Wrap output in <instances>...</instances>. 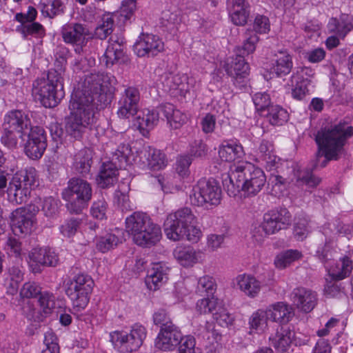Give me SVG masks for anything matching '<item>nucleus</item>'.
<instances>
[{
	"label": "nucleus",
	"mask_w": 353,
	"mask_h": 353,
	"mask_svg": "<svg viewBox=\"0 0 353 353\" xmlns=\"http://www.w3.org/2000/svg\"><path fill=\"white\" fill-rule=\"evenodd\" d=\"M234 284L235 288L251 299L257 297L262 289L261 282L250 273L237 275L234 279Z\"/></svg>",
	"instance_id": "nucleus-28"
},
{
	"label": "nucleus",
	"mask_w": 353,
	"mask_h": 353,
	"mask_svg": "<svg viewBox=\"0 0 353 353\" xmlns=\"http://www.w3.org/2000/svg\"><path fill=\"white\" fill-rule=\"evenodd\" d=\"M252 101L258 111H263L270 104V95L265 92H260L254 94Z\"/></svg>",
	"instance_id": "nucleus-64"
},
{
	"label": "nucleus",
	"mask_w": 353,
	"mask_h": 353,
	"mask_svg": "<svg viewBox=\"0 0 353 353\" xmlns=\"http://www.w3.org/2000/svg\"><path fill=\"white\" fill-rule=\"evenodd\" d=\"M291 222V215L286 209L271 210L263 215L262 228L267 235L285 228Z\"/></svg>",
	"instance_id": "nucleus-22"
},
{
	"label": "nucleus",
	"mask_w": 353,
	"mask_h": 353,
	"mask_svg": "<svg viewBox=\"0 0 353 353\" xmlns=\"http://www.w3.org/2000/svg\"><path fill=\"white\" fill-rule=\"evenodd\" d=\"M212 316L216 323L223 327L231 326L234 321V316L228 312L223 304L217 309Z\"/></svg>",
	"instance_id": "nucleus-53"
},
{
	"label": "nucleus",
	"mask_w": 353,
	"mask_h": 353,
	"mask_svg": "<svg viewBox=\"0 0 353 353\" xmlns=\"http://www.w3.org/2000/svg\"><path fill=\"white\" fill-rule=\"evenodd\" d=\"M114 77L110 74H91L83 84L76 88L71 95L70 114L65 119V132L68 136L79 139L96 121L99 102L104 103L114 90Z\"/></svg>",
	"instance_id": "nucleus-1"
},
{
	"label": "nucleus",
	"mask_w": 353,
	"mask_h": 353,
	"mask_svg": "<svg viewBox=\"0 0 353 353\" xmlns=\"http://www.w3.org/2000/svg\"><path fill=\"white\" fill-rule=\"evenodd\" d=\"M269 316L265 308H260L254 311L249 317V334L262 335L269 329Z\"/></svg>",
	"instance_id": "nucleus-34"
},
{
	"label": "nucleus",
	"mask_w": 353,
	"mask_h": 353,
	"mask_svg": "<svg viewBox=\"0 0 353 353\" xmlns=\"http://www.w3.org/2000/svg\"><path fill=\"white\" fill-rule=\"evenodd\" d=\"M98 227L96 223L88 221L87 218L81 219H70L66 221L60 227L61 234L68 238L73 236L78 230L82 232H86L87 229L95 230Z\"/></svg>",
	"instance_id": "nucleus-36"
},
{
	"label": "nucleus",
	"mask_w": 353,
	"mask_h": 353,
	"mask_svg": "<svg viewBox=\"0 0 353 353\" xmlns=\"http://www.w3.org/2000/svg\"><path fill=\"white\" fill-rule=\"evenodd\" d=\"M225 70L230 76L238 81L248 74L249 65L243 57L237 55L226 64Z\"/></svg>",
	"instance_id": "nucleus-42"
},
{
	"label": "nucleus",
	"mask_w": 353,
	"mask_h": 353,
	"mask_svg": "<svg viewBox=\"0 0 353 353\" xmlns=\"http://www.w3.org/2000/svg\"><path fill=\"white\" fill-rule=\"evenodd\" d=\"M294 332L289 327L280 326L274 335L270 337L271 345L276 350L285 351L292 343Z\"/></svg>",
	"instance_id": "nucleus-41"
},
{
	"label": "nucleus",
	"mask_w": 353,
	"mask_h": 353,
	"mask_svg": "<svg viewBox=\"0 0 353 353\" xmlns=\"http://www.w3.org/2000/svg\"><path fill=\"white\" fill-rule=\"evenodd\" d=\"M227 7L232 22L244 26L250 15V6L245 0H227Z\"/></svg>",
	"instance_id": "nucleus-32"
},
{
	"label": "nucleus",
	"mask_w": 353,
	"mask_h": 353,
	"mask_svg": "<svg viewBox=\"0 0 353 353\" xmlns=\"http://www.w3.org/2000/svg\"><path fill=\"white\" fill-rule=\"evenodd\" d=\"M197 290L201 292H205L206 295L214 294L216 290V284L213 277L204 275L198 280Z\"/></svg>",
	"instance_id": "nucleus-57"
},
{
	"label": "nucleus",
	"mask_w": 353,
	"mask_h": 353,
	"mask_svg": "<svg viewBox=\"0 0 353 353\" xmlns=\"http://www.w3.org/2000/svg\"><path fill=\"white\" fill-rule=\"evenodd\" d=\"M162 83L165 90L172 94L184 97L195 91L199 85L194 77L185 74H167L162 77Z\"/></svg>",
	"instance_id": "nucleus-17"
},
{
	"label": "nucleus",
	"mask_w": 353,
	"mask_h": 353,
	"mask_svg": "<svg viewBox=\"0 0 353 353\" xmlns=\"http://www.w3.org/2000/svg\"><path fill=\"white\" fill-rule=\"evenodd\" d=\"M302 254L297 250H288L277 254L274 264L277 269L283 270L302 258Z\"/></svg>",
	"instance_id": "nucleus-45"
},
{
	"label": "nucleus",
	"mask_w": 353,
	"mask_h": 353,
	"mask_svg": "<svg viewBox=\"0 0 353 353\" xmlns=\"http://www.w3.org/2000/svg\"><path fill=\"white\" fill-rule=\"evenodd\" d=\"M59 201L52 196L37 198L30 205L20 208L12 213V230L14 234H28L36 228L35 216L41 207L46 217H53L58 212Z\"/></svg>",
	"instance_id": "nucleus-4"
},
{
	"label": "nucleus",
	"mask_w": 353,
	"mask_h": 353,
	"mask_svg": "<svg viewBox=\"0 0 353 353\" xmlns=\"http://www.w3.org/2000/svg\"><path fill=\"white\" fill-rule=\"evenodd\" d=\"M352 134V127L345 122L334 123L319 131L316 136L319 145L316 164L324 167L327 161L341 157L347 140Z\"/></svg>",
	"instance_id": "nucleus-3"
},
{
	"label": "nucleus",
	"mask_w": 353,
	"mask_h": 353,
	"mask_svg": "<svg viewBox=\"0 0 353 353\" xmlns=\"http://www.w3.org/2000/svg\"><path fill=\"white\" fill-rule=\"evenodd\" d=\"M62 197L67 202L68 209L74 213H79L87 208L92 198L90 183L79 178H72L62 192Z\"/></svg>",
	"instance_id": "nucleus-12"
},
{
	"label": "nucleus",
	"mask_w": 353,
	"mask_h": 353,
	"mask_svg": "<svg viewBox=\"0 0 353 353\" xmlns=\"http://www.w3.org/2000/svg\"><path fill=\"white\" fill-rule=\"evenodd\" d=\"M137 10V2L135 0H123L119 10V14L125 22L129 20Z\"/></svg>",
	"instance_id": "nucleus-61"
},
{
	"label": "nucleus",
	"mask_w": 353,
	"mask_h": 353,
	"mask_svg": "<svg viewBox=\"0 0 353 353\" xmlns=\"http://www.w3.org/2000/svg\"><path fill=\"white\" fill-rule=\"evenodd\" d=\"M134 161H136V159L131 148L127 144L119 145L113 153L111 161L103 163L97 178L98 185L103 188L112 185L117 181V167L123 168L132 164Z\"/></svg>",
	"instance_id": "nucleus-10"
},
{
	"label": "nucleus",
	"mask_w": 353,
	"mask_h": 353,
	"mask_svg": "<svg viewBox=\"0 0 353 353\" xmlns=\"http://www.w3.org/2000/svg\"><path fill=\"white\" fill-rule=\"evenodd\" d=\"M110 341L115 349L123 352H133L139 350L147 336V329L135 323L129 330H117L110 333Z\"/></svg>",
	"instance_id": "nucleus-11"
},
{
	"label": "nucleus",
	"mask_w": 353,
	"mask_h": 353,
	"mask_svg": "<svg viewBox=\"0 0 353 353\" xmlns=\"http://www.w3.org/2000/svg\"><path fill=\"white\" fill-rule=\"evenodd\" d=\"M23 279V273L19 267H12L9 269L5 279L4 285L7 292L14 294L18 291L19 283Z\"/></svg>",
	"instance_id": "nucleus-48"
},
{
	"label": "nucleus",
	"mask_w": 353,
	"mask_h": 353,
	"mask_svg": "<svg viewBox=\"0 0 353 353\" xmlns=\"http://www.w3.org/2000/svg\"><path fill=\"white\" fill-rule=\"evenodd\" d=\"M140 99L138 89L134 87H129L124 91V94L120 101V108L118 114L121 118L129 119L134 115L138 110V104Z\"/></svg>",
	"instance_id": "nucleus-31"
},
{
	"label": "nucleus",
	"mask_w": 353,
	"mask_h": 353,
	"mask_svg": "<svg viewBox=\"0 0 353 353\" xmlns=\"http://www.w3.org/2000/svg\"><path fill=\"white\" fill-rule=\"evenodd\" d=\"M265 183L264 171L249 161H238L232 164L223 179V187L231 196H235L241 192L245 196H256Z\"/></svg>",
	"instance_id": "nucleus-2"
},
{
	"label": "nucleus",
	"mask_w": 353,
	"mask_h": 353,
	"mask_svg": "<svg viewBox=\"0 0 353 353\" xmlns=\"http://www.w3.org/2000/svg\"><path fill=\"white\" fill-rule=\"evenodd\" d=\"M327 28L330 32H334L343 38L353 29V18L347 14H342L339 18L332 17L330 19Z\"/></svg>",
	"instance_id": "nucleus-38"
},
{
	"label": "nucleus",
	"mask_w": 353,
	"mask_h": 353,
	"mask_svg": "<svg viewBox=\"0 0 353 353\" xmlns=\"http://www.w3.org/2000/svg\"><path fill=\"white\" fill-rule=\"evenodd\" d=\"M178 346L177 353H199L196 347V339L191 335H183Z\"/></svg>",
	"instance_id": "nucleus-58"
},
{
	"label": "nucleus",
	"mask_w": 353,
	"mask_h": 353,
	"mask_svg": "<svg viewBox=\"0 0 353 353\" xmlns=\"http://www.w3.org/2000/svg\"><path fill=\"white\" fill-rule=\"evenodd\" d=\"M65 4L66 0H40L39 8L43 16L54 18L64 12Z\"/></svg>",
	"instance_id": "nucleus-44"
},
{
	"label": "nucleus",
	"mask_w": 353,
	"mask_h": 353,
	"mask_svg": "<svg viewBox=\"0 0 353 353\" xmlns=\"http://www.w3.org/2000/svg\"><path fill=\"white\" fill-rule=\"evenodd\" d=\"M169 268L162 263L154 264L145 279L148 288L155 291L160 288L168 280Z\"/></svg>",
	"instance_id": "nucleus-35"
},
{
	"label": "nucleus",
	"mask_w": 353,
	"mask_h": 353,
	"mask_svg": "<svg viewBox=\"0 0 353 353\" xmlns=\"http://www.w3.org/2000/svg\"><path fill=\"white\" fill-rule=\"evenodd\" d=\"M252 34H265L270 30V23L269 19L261 14H256L252 24V29H250Z\"/></svg>",
	"instance_id": "nucleus-55"
},
{
	"label": "nucleus",
	"mask_w": 353,
	"mask_h": 353,
	"mask_svg": "<svg viewBox=\"0 0 353 353\" xmlns=\"http://www.w3.org/2000/svg\"><path fill=\"white\" fill-rule=\"evenodd\" d=\"M218 153L220 159L225 162L238 161L245 155L241 144L234 140L223 141L219 147Z\"/></svg>",
	"instance_id": "nucleus-33"
},
{
	"label": "nucleus",
	"mask_w": 353,
	"mask_h": 353,
	"mask_svg": "<svg viewBox=\"0 0 353 353\" xmlns=\"http://www.w3.org/2000/svg\"><path fill=\"white\" fill-rule=\"evenodd\" d=\"M197 334L208 341V353H221L222 335L215 329L212 322L205 321L197 330Z\"/></svg>",
	"instance_id": "nucleus-30"
},
{
	"label": "nucleus",
	"mask_w": 353,
	"mask_h": 353,
	"mask_svg": "<svg viewBox=\"0 0 353 353\" xmlns=\"http://www.w3.org/2000/svg\"><path fill=\"white\" fill-rule=\"evenodd\" d=\"M316 254L321 260L325 261V268L331 280L344 279L351 273L353 268L352 256H345L339 260L332 259V252L327 247L323 250L319 248Z\"/></svg>",
	"instance_id": "nucleus-15"
},
{
	"label": "nucleus",
	"mask_w": 353,
	"mask_h": 353,
	"mask_svg": "<svg viewBox=\"0 0 353 353\" xmlns=\"http://www.w3.org/2000/svg\"><path fill=\"white\" fill-rule=\"evenodd\" d=\"M126 231L134 242L142 247H150L162 237L161 229L145 213L134 212L125 219Z\"/></svg>",
	"instance_id": "nucleus-8"
},
{
	"label": "nucleus",
	"mask_w": 353,
	"mask_h": 353,
	"mask_svg": "<svg viewBox=\"0 0 353 353\" xmlns=\"http://www.w3.org/2000/svg\"><path fill=\"white\" fill-rule=\"evenodd\" d=\"M61 33L63 41L72 45L78 54L92 37L89 30L80 23H66L62 26Z\"/></svg>",
	"instance_id": "nucleus-18"
},
{
	"label": "nucleus",
	"mask_w": 353,
	"mask_h": 353,
	"mask_svg": "<svg viewBox=\"0 0 353 353\" xmlns=\"http://www.w3.org/2000/svg\"><path fill=\"white\" fill-rule=\"evenodd\" d=\"M293 67L292 56L286 50H279L274 57L266 63L263 75L267 80L288 74Z\"/></svg>",
	"instance_id": "nucleus-19"
},
{
	"label": "nucleus",
	"mask_w": 353,
	"mask_h": 353,
	"mask_svg": "<svg viewBox=\"0 0 353 353\" xmlns=\"http://www.w3.org/2000/svg\"><path fill=\"white\" fill-rule=\"evenodd\" d=\"M172 255L176 263L184 268H193L205 259L202 250L190 245H177L173 250Z\"/></svg>",
	"instance_id": "nucleus-23"
},
{
	"label": "nucleus",
	"mask_w": 353,
	"mask_h": 353,
	"mask_svg": "<svg viewBox=\"0 0 353 353\" xmlns=\"http://www.w3.org/2000/svg\"><path fill=\"white\" fill-rule=\"evenodd\" d=\"M3 250L9 256L19 257L22 252L21 244L16 237L9 236L3 246Z\"/></svg>",
	"instance_id": "nucleus-60"
},
{
	"label": "nucleus",
	"mask_w": 353,
	"mask_h": 353,
	"mask_svg": "<svg viewBox=\"0 0 353 353\" xmlns=\"http://www.w3.org/2000/svg\"><path fill=\"white\" fill-rule=\"evenodd\" d=\"M163 114L165 117L168 123L173 129L181 128L188 120V116L170 103L161 106Z\"/></svg>",
	"instance_id": "nucleus-40"
},
{
	"label": "nucleus",
	"mask_w": 353,
	"mask_h": 353,
	"mask_svg": "<svg viewBox=\"0 0 353 353\" xmlns=\"http://www.w3.org/2000/svg\"><path fill=\"white\" fill-rule=\"evenodd\" d=\"M195 216L188 208H183L170 213L164 221L163 228L166 237L173 241L186 239L192 243H197L202 232L195 226Z\"/></svg>",
	"instance_id": "nucleus-5"
},
{
	"label": "nucleus",
	"mask_w": 353,
	"mask_h": 353,
	"mask_svg": "<svg viewBox=\"0 0 353 353\" xmlns=\"http://www.w3.org/2000/svg\"><path fill=\"white\" fill-rule=\"evenodd\" d=\"M163 41L154 34H143L134 45L135 54L140 57L155 56L163 51Z\"/></svg>",
	"instance_id": "nucleus-25"
},
{
	"label": "nucleus",
	"mask_w": 353,
	"mask_h": 353,
	"mask_svg": "<svg viewBox=\"0 0 353 353\" xmlns=\"http://www.w3.org/2000/svg\"><path fill=\"white\" fill-rule=\"evenodd\" d=\"M267 118L274 125H281L288 119V112L279 105H272L269 108Z\"/></svg>",
	"instance_id": "nucleus-51"
},
{
	"label": "nucleus",
	"mask_w": 353,
	"mask_h": 353,
	"mask_svg": "<svg viewBox=\"0 0 353 353\" xmlns=\"http://www.w3.org/2000/svg\"><path fill=\"white\" fill-rule=\"evenodd\" d=\"M192 163V158L188 155H181L177 157L174 165V170L176 176L182 181L190 174V165Z\"/></svg>",
	"instance_id": "nucleus-52"
},
{
	"label": "nucleus",
	"mask_w": 353,
	"mask_h": 353,
	"mask_svg": "<svg viewBox=\"0 0 353 353\" xmlns=\"http://www.w3.org/2000/svg\"><path fill=\"white\" fill-rule=\"evenodd\" d=\"M58 262L57 254L48 248H35L29 254L28 263L34 273L40 272L43 266H55Z\"/></svg>",
	"instance_id": "nucleus-24"
},
{
	"label": "nucleus",
	"mask_w": 353,
	"mask_h": 353,
	"mask_svg": "<svg viewBox=\"0 0 353 353\" xmlns=\"http://www.w3.org/2000/svg\"><path fill=\"white\" fill-rule=\"evenodd\" d=\"M121 235L122 230L118 228L103 233L96 239L97 249L103 253L114 249L121 243Z\"/></svg>",
	"instance_id": "nucleus-37"
},
{
	"label": "nucleus",
	"mask_w": 353,
	"mask_h": 353,
	"mask_svg": "<svg viewBox=\"0 0 353 353\" xmlns=\"http://www.w3.org/2000/svg\"><path fill=\"white\" fill-rule=\"evenodd\" d=\"M132 123L134 128L137 129L143 136L148 134L158 123L159 113L153 109H138L134 115Z\"/></svg>",
	"instance_id": "nucleus-26"
},
{
	"label": "nucleus",
	"mask_w": 353,
	"mask_h": 353,
	"mask_svg": "<svg viewBox=\"0 0 353 353\" xmlns=\"http://www.w3.org/2000/svg\"><path fill=\"white\" fill-rule=\"evenodd\" d=\"M32 128L30 119L27 114L21 110L9 111L3 118L1 141L8 148L14 149L18 144L16 134L19 138H23Z\"/></svg>",
	"instance_id": "nucleus-9"
},
{
	"label": "nucleus",
	"mask_w": 353,
	"mask_h": 353,
	"mask_svg": "<svg viewBox=\"0 0 353 353\" xmlns=\"http://www.w3.org/2000/svg\"><path fill=\"white\" fill-rule=\"evenodd\" d=\"M292 83H295L294 88L292 89V97L296 100H303L307 95L310 94V90L309 85H310V80H294L292 78Z\"/></svg>",
	"instance_id": "nucleus-54"
},
{
	"label": "nucleus",
	"mask_w": 353,
	"mask_h": 353,
	"mask_svg": "<svg viewBox=\"0 0 353 353\" xmlns=\"http://www.w3.org/2000/svg\"><path fill=\"white\" fill-rule=\"evenodd\" d=\"M294 176L297 181L305 183L310 188L316 186L320 182L319 179L314 176L311 172L301 168L294 170Z\"/></svg>",
	"instance_id": "nucleus-56"
},
{
	"label": "nucleus",
	"mask_w": 353,
	"mask_h": 353,
	"mask_svg": "<svg viewBox=\"0 0 353 353\" xmlns=\"http://www.w3.org/2000/svg\"><path fill=\"white\" fill-rule=\"evenodd\" d=\"M92 160V151L85 148L78 152L74 159V169L80 174H86L90 171Z\"/></svg>",
	"instance_id": "nucleus-47"
},
{
	"label": "nucleus",
	"mask_w": 353,
	"mask_h": 353,
	"mask_svg": "<svg viewBox=\"0 0 353 353\" xmlns=\"http://www.w3.org/2000/svg\"><path fill=\"white\" fill-rule=\"evenodd\" d=\"M183 334L180 329L172 323L161 327L155 339V347L163 351H173L181 341Z\"/></svg>",
	"instance_id": "nucleus-20"
},
{
	"label": "nucleus",
	"mask_w": 353,
	"mask_h": 353,
	"mask_svg": "<svg viewBox=\"0 0 353 353\" xmlns=\"http://www.w3.org/2000/svg\"><path fill=\"white\" fill-rule=\"evenodd\" d=\"M224 241V234H210L206 239V248L210 252L216 251L222 247Z\"/></svg>",
	"instance_id": "nucleus-63"
},
{
	"label": "nucleus",
	"mask_w": 353,
	"mask_h": 353,
	"mask_svg": "<svg viewBox=\"0 0 353 353\" xmlns=\"http://www.w3.org/2000/svg\"><path fill=\"white\" fill-rule=\"evenodd\" d=\"M114 19L112 14L110 13L104 14L101 21L95 29V36L100 39H105L112 33Z\"/></svg>",
	"instance_id": "nucleus-50"
},
{
	"label": "nucleus",
	"mask_w": 353,
	"mask_h": 353,
	"mask_svg": "<svg viewBox=\"0 0 353 353\" xmlns=\"http://www.w3.org/2000/svg\"><path fill=\"white\" fill-rule=\"evenodd\" d=\"M37 180V172L32 167L16 172L9 182L6 176L0 173V194L6 192L12 203H22L26 201Z\"/></svg>",
	"instance_id": "nucleus-6"
},
{
	"label": "nucleus",
	"mask_w": 353,
	"mask_h": 353,
	"mask_svg": "<svg viewBox=\"0 0 353 353\" xmlns=\"http://www.w3.org/2000/svg\"><path fill=\"white\" fill-rule=\"evenodd\" d=\"M39 302L45 315L50 314L54 307V296L48 292L41 294Z\"/></svg>",
	"instance_id": "nucleus-62"
},
{
	"label": "nucleus",
	"mask_w": 353,
	"mask_h": 353,
	"mask_svg": "<svg viewBox=\"0 0 353 353\" xmlns=\"http://www.w3.org/2000/svg\"><path fill=\"white\" fill-rule=\"evenodd\" d=\"M311 231V226L306 218L297 220L294 225V235L298 240L305 239Z\"/></svg>",
	"instance_id": "nucleus-59"
},
{
	"label": "nucleus",
	"mask_w": 353,
	"mask_h": 353,
	"mask_svg": "<svg viewBox=\"0 0 353 353\" xmlns=\"http://www.w3.org/2000/svg\"><path fill=\"white\" fill-rule=\"evenodd\" d=\"M161 190L164 193H173L182 188L181 181L175 175L170 173L159 174L154 178Z\"/></svg>",
	"instance_id": "nucleus-43"
},
{
	"label": "nucleus",
	"mask_w": 353,
	"mask_h": 353,
	"mask_svg": "<svg viewBox=\"0 0 353 353\" xmlns=\"http://www.w3.org/2000/svg\"><path fill=\"white\" fill-rule=\"evenodd\" d=\"M294 306L301 312L308 313L311 312L316 305V294L305 288H295L291 296Z\"/></svg>",
	"instance_id": "nucleus-29"
},
{
	"label": "nucleus",
	"mask_w": 353,
	"mask_h": 353,
	"mask_svg": "<svg viewBox=\"0 0 353 353\" xmlns=\"http://www.w3.org/2000/svg\"><path fill=\"white\" fill-rule=\"evenodd\" d=\"M26 134L23 138H20L23 142L25 154L33 160L40 159L47 147L45 130L41 127L33 126Z\"/></svg>",
	"instance_id": "nucleus-16"
},
{
	"label": "nucleus",
	"mask_w": 353,
	"mask_h": 353,
	"mask_svg": "<svg viewBox=\"0 0 353 353\" xmlns=\"http://www.w3.org/2000/svg\"><path fill=\"white\" fill-rule=\"evenodd\" d=\"M270 321L276 323L281 326L290 323L294 316V308L285 301H278L265 307Z\"/></svg>",
	"instance_id": "nucleus-27"
},
{
	"label": "nucleus",
	"mask_w": 353,
	"mask_h": 353,
	"mask_svg": "<svg viewBox=\"0 0 353 353\" xmlns=\"http://www.w3.org/2000/svg\"><path fill=\"white\" fill-rule=\"evenodd\" d=\"M189 197L194 205L203 206L205 203L217 205L222 199L221 188L214 179H202L193 185Z\"/></svg>",
	"instance_id": "nucleus-14"
},
{
	"label": "nucleus",
	"mask_w": 353,
	"mask_h": 353,
	"mask_svg": "<svg viewBox=\"0 0 353 353\" xmlns=\"http://www.w3.org/2000/svg\"><path fill=\"white\" fill-rule=\"evenodd\" d=\"M136 161L133 163H139L147 166L152 171H159L165 169L168 161L166 155L159 150L150 146H144L137 152V155L134 154Z\"/></svg>",
	"instance_id": "nucleus-21"
},
{
	"label": "nucleus",
	"mask_w": 353,
	"mask_h": 353,
	"mask_svg": "<svg viewBox=\"0 0 353 353\" xmlns=\"http://www.w3.org/2000/svg\"><path fill=\"white\" fill-rule=\"evenodd\" d=\"M123 54V41L121 39L111 37L101 61L107 67L114 64Z\"/></svg>",
	"instance_id": "nucleus-39"
},
{
	"label": "nucleus",
	"mask_w": 353,
	"mask_h": 353,
	"mask_svg": "<svg viewBox=\"0 0 353 353\" xmlns=\"http://www.w3.org/2000/svg\"><path fill=\"white\" fill-rule=\"evenodd\" d=\"M63 72L62 68L50 70L46 78H39L33 82L32 96L44 107H55L64 97Z\"/></svg>",
	"instance_id": "nucleus-7"
},
{
	"label": "nucleus",
	"mask_w": 353,
	"mask_h": 353,
	"mask_svg": "<svg viewBox=\"0 0 353 353\" xmlns=\"http://www.w3.org/2000/svg\"><path fill=\"white\" fill-rule=\"evenodd\" d=\"M246 38L241 46L236 48L237 55L244 57L254 52L256 45L259 41V37L256 34H252V31L248 29L245 32Z\"/></svg>",
	"instance_id": "nucleus-49"
},
{
	"label": "nucleus",
	"mask_w": 353,
	"mask_h": 353,
	"mask_svg": "<svg viewBox=\"0 0 353 353\" xmlns=\"http://www.w3.org/2000/svg\"><path fill=\"white\" fill-rule=\"evenodd\" d=\"M94 285L93 279L86 274H78L71 281L66 294L74 312H81L87 307Z\"/></svg>",
	"instance_id": "nucleus-13"
},
{
	"label": "nucleus",
	"mask_w": 353,
	"mask_h": 353,
	"mask_svg": "<svg viewBox=\"0 0 353 353\" xmlns=\"http://www.w3.org/2000/svg\"><path fill=\"white\" fill-rule=\"evenodd\" d=\"M222 305V302L214 294L206 295L199 299L196 303V311L201 314L214 313Z\"/></svg>",
	"instance_id": "nucleus-46"
}]
</instances>
